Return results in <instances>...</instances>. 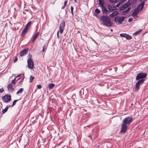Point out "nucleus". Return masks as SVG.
Listing matches in <instances>:
<instances>
[{"mask_svg":"<svg viewBox=\"0 0 148 148\" xmlns=\"http://www.w3.org/2000/svg\"><path fill=\"white\" fill-rule=\"evenodd\" d=\"M100 20L106 26H110L111 25L110 19L108 16H102L100 18Z\"/></svg>","mask_w":148,"mask_h":148,"instance_id":"f257e3e1","label":"nucleus"},{"mask_svg":"<svg viewBox=\"0 0 148 148\" xmlns=\"http://www.w3.org/2000/svg\"><path fill=\"white\" fill-rule=\"evenodd\" d=\"M32 23L31 22H29L26 25L24 30L22 31L21 36H23L28 32L29 29L30 28Z\"/></svg>","mask_w":148,"mask_h":148,"instance_id":"f03ea898","label":"nucleus"},{"mask_svg":"<svg viewBox=\"0 0 148 148\" xmlns=\"http://www.w3.org/2000/svg\"><path fill=\"white\" fill-rule=\"evenodd\" d=\"M132 118L131 117H127L124 119L123 120V123H125L127 125L132 122Z\"/></svg>","mask_w":148,"mask_h":148,"instance_id":"7ed1b4c3","label":"nucleus"},{"mask_svg":"<svg viewBox=\"0 0 148 148\" xmlns=\"http://www.w3.org/2000/svg\"><path fill=\"white\" fill-rule=\"evenodd\" d=\"M144 81V79H141L136 82L135 84L136 87L134 88L135 90L136 91H137L138 90L139 88L140 85L142 84Z\"/></svg>","mask_w":148,"mask_h":148,"instance_id":"20e7f679","label":"nucleus"},{"mask_svg":"<svg viewBox=\"0 0 148 148\" xmlns=\"http://www.w3.org/2000/svg\"><path fill=\"white\" fill-rule=\"evenodd\" d=\"M27 66L29 68L32 69L34 66V62L31 58H29L27 60Z\"/></svg>","mask_w":148,"mask_h":148,"instance_id":"39448f33","label":"nucleus"},{"mask_svg":"<svg viewBox=\"0 0 148 148\" xmlns=\"http://www.w3.org/2000/svg\"><path fill=\"white\" fill-rule=\"evenodd\" d=\"M65 26V23L64 21H62L60 24L59 31L60 34H62L64 30V28Z\"/></svg>","mask_w":148,"mask_h":148,"instance_id":"423d86ee","label":"nucleus"},{"mask_svg":"<svg viewBox=\"0 0 148 148\" xmlns=\"http://www.w3.org/2000/svg\"><path fill=\"white\" fill-rule=\"evenodd\" d=\"M147 75L144 73H140L138 74L136 76V79L139 80L141 79H142L145 77Z\"/></svg>","mask_w":148,"mask_h":148,"instance_id":"0eeeda50","label":"nucleus"},{"mask_svg":"<svg viewBox=\"0 0 148 148\" xmlns=\"http://www.w3.org/2000/svg\"><path fill=\"white\" fill-rule=\"evenodd\" d=\"M2 99L5 102H8L11 100V96L8 95H6L2 97Z\"/></svg>","mask_w":148,"mask_h":148,"instance_id":"6e6552de","label":"nucleus"},{"mask_svg":"<svg viewBox=\"0 0 148 148\" xmlns=\"http://www.w3.org/2000/svg\"><path fill=\"white\" fill-rule=\"evenodd\" d=\"M127 127V125L123 123L121 125V132L122 133H125L126 131Z\"/></svg>","mask_w":148,"mask_h":148,"instance_id":"1a4fd4ad","label":"nucleus"},{"mask_svg":"<svg viewBox=\"0 0 148 148\" xmlns=\"http://www.w3.org/2000/svg\"><path fill=\"white\" fill-rule=\"evenodd\" d=\"M125 18V17L124 16L121 17L117 16L114 19L115 21H117L118 22L119 24H120L124 20Z\"/></svg>","mask_w":148,"mask_h":148,"instance_id":"9d476101","label":"nucleus"},{"mask_svg":"<svg viewBox=\"0 0 148 148\" xmlns=\"http://www.w3.org/2000/svg\"><path fill=\"white\" fill-rule=\"evenodd\" d=\"M140 11L137 8L134 10L133 12L131 14V16L134 17V18H136L137 16V15Z\"/></svg>","mask_w":148,"mask_h":148,"instance_id":"9b49d317","label":"nucleus"},{"mask_svg":"<svg viewBox=\"0 0 148 148\" xmlns=\"http://www.w3.org/2000/svg\"><path fill=\"white\" fill-rule=\"evenodd\" d=\"M120 35L121 36L126 38L127 40H130L132 38L131 36L125 33L120 34Z\"/></svg>","mask_w":148,"mask_h":148,"instance_id":"f8f14e48","label":"nucleus"},{"mask_svg":"<svg viewBox=\"0 0 148 148\" xmlns=\"http://www.w3.org/2000/svg\"><path fill=\"white\" fill-rule=\"evenodd\" d=\"M28 49H23L22 51L20 53V55L21 56H23L27 53Z\"/></svg>","mask_w":148,"mask_h":148,"instance_id":"ddd939ff","label":"nucleus"},{"mask_svg":"<svg viewBox=\"0 0 148 148\" xmlns=\"http://www.w3.org/2000/svg\"><path fill=\"white\" fill-rule=\"evenodd\" d=\"M8 91L10 92L13 91L14 89L13 88L12 85V84H10L8 86Z\"/></svg>","mask_w":148,"mask_h":148,"instance_id":"4468645a","label":"nucleus"},{"mask_svg":"<svg viewBox=\"0 0 148 148\" xmlns=\"http://www.w3.org/2000/svg\"><path fill=\"white\" fill-rule=\"evenodd\" d=\"M119 14V12L118 11H115L110 14L109 16L111 17H113Z\"/></svg>","mask_w":148,"mask_h":148,"instance_id":"2eb2a0df","label":"nucleus"},{"mask_svg":"<svg viewBox=\"0 0 148 148\" xmlns=\"http://www.w3.org/2000/svg\"><path fill=\"white\" fill-rule=\"evenodd\" d=\"M19 77V78L17 80V81L18 80H23V79L24 78V74H20L18 75L16 77V78H17Z\"/></svg>","mask_w":148,"mask_h":148,"instance_id":"dca6fc26","label":"nucleus"},{"mask_svg":"<svg viewBox=\"0 0 148 148\" xmlns=\"http://www.w3.org/2000/svg\"><path fill=\"white\" fill-rule=\"evenodd\" d=\"M108 9L110 11H112L113 10H116V8L115 6H113L112 5H108Z\"/></svg>","mask_w":148,"mask_h":148,"instance_id":"f3484780","label":"nucleus"},{"mask_svg":"<svg viewBox=\"0 0 148 148\" xmlns=\"http://www.w3.org/2000/svg\"><path fill=\"white\" fill-rule=\"evenodd\" d=\"M144 5V3H143L140 4L137 8H138V9L140 11L143 8Z\"/></svg>","mask_w":148,"mask_h":148,"instance_id":"a211bd4d","label":"nucleus"},{"mask_svg":"<svg viewBox=\"0 0 148 148\" xmlns=\"http://www.w3.org/2000/svg\"><path fill=\"white\" fill-rule=\"evenodd\" d=\"M39 34V32H38L33 37L32 40V42H34L35 40L38 37Z\"/></svg>","mask_w":148,"mask_h":148,"instance_id":"6ab92c4d","label":"nucleus"},{"mask_svg":"<svg viewBox=\"0 0 148 148\" xmlns=\"http://www.w3.org/2000/svg\"><path fill=\"white\" fill-rule=\"evenodd\" d=\"M101 8L102 9L103 12L106 13L108 12V10L104 6H102Z\"/></svg>","mask_w":148,"mask_h":148,"instance_id":"aec40b11","label":"nucleus"},{"mask_svg":"<svg viewBox=\"0 0 148 148\" xmlns=\"http://www.w3.org/2000/svg\"><path fill=\"white\" fill-rule=\"evenodd\" d=\"M131 9L130 8H128L127 9L123 11L122 13V15H125L127 13L130 11V10Z\"/></svg>","mask_w":148,"mask_h":148,"instance_id":"412c9836","label":"nucleus"},{"mask_svg":"<svg viewBox=\"0 0 148 148\" xmlns=\"http://www.w3.org/2000/svg\"><path fill=\"white\" fill-rule=\"evenodd\" d=\"M9 107H10L9 106V105L8 106L6 107V108L4 109L3 110V111H2V114H3L5 113L7 111Z\"/></svg>","mask_w":148,"mask_h":148,"instance_id":"4be33fe9","label":"nucleus"},{"mask_svg":"<svg viewBox=\"0 0 148 148\" xmlns=\"http://www.w3.org/2000/svg\"><path fill=\"white\" fill-rule=\"evenodd\" d=\"M24 91L23 88H21L17 92L16 94L19 95V94H21L22 92Z\"/></svg>","mask_w":148,"mask_h":148,"instance_id":"5701e85b","label":"nucleus"},{"mask_svg":"<svg viewBox=\"0 0 148 148\" xmlns=\"http://www.w3.org/2000/svg\"><path fill=\"white\" fill-rule=\"evenodd\" d=\"M130 5V3L129 2V1H128L127 2V3H125V4H124V5H123L125 8H127L128 6H129V5Z\"/></svg>","mask_w":148,"mask_h":148,"instance_id":"b1692460","label":"nucleus"},{"mask_svg":"<svg viewBox=\"0 0 148 148\" xmlns=\"http://www.w3.org/2000/svg\"><path fill=\"white\" fill-rule=\"evenodd\" d=\"M100 12V11L97 8H96L95 10V15H97Z\"/></svg>","mask_w":148,"mask_h":148,"instance_id":"393cba45","label":"nucleus"},{"mask_svg":"<svg viewBox=\"0 0 148 148\" xmlns=\"http://www.w3.org/2000/svg\"><path fill=\"white\" fill-rule=\"evenodd\" d=\"M55 86V85L52 83L49 84V87L50 89H52Z\"/></svg>","mask_w":148,"mask_h":148,"instance_id":"a878e982","label":"nucleus"},{"mask_svg":"<svg viewBox=\"0 0 148 148\" xmlns=\"http://www.w3.org/2000/svg\"><path fill=\"white\" fill-rule=\"evenodd\" d=\"M141 29H140L139 30L135 32L133 34V35H137L139 34L140 32H141Z\"/></svg>","mask_w":148,"mask_h":148,"instance_id":"bb28decb","label":"nucleus"},{"mask_svg":"<svg viewBox=\"0 0 148 148\" xmlns=\"http://www.w3.org/2000/svg\"><path fill=\"white\" fill-rule=\"evenodd\" d=\"M18 100H14L13 102L12 105H9V106L10 107L13 106L16 104V102Z\"/></svg>","mask_w":148,"mask_h":148,"instance_id":"cd10ccee","label":"nucleus"},{"mask_svg":"<svg viewBox=\"0 0 148 148\" xmlns=\"http://www.w3.org/2000/svg\"><path fill=\"white\" fill-rule=\"evenodd\" d=\"M34 77L32 75L30 76V79H29V82H32V81L34 79Z\"/></svg>","mask_w":148,"mask_h":148,"instance_id":"c85d7f7f","label":"nucleus"},{"mask_svg":"<svg viewBox=\"0 0 148 148\" xmlns=\"http://www.w3.org/2000/svg\"><path fill=\"white\" fill-rule=\"evenodd\" d=\"M16 77L13 80H12V84H16Z\"/></svg>","mask_w":148,"mask_h":148,"instance_id":"c756f323","label":"nucleus"},{"mask_svg":"<svg viewBox=\"0 0 148 148\" xmlns=\"http://www.w3.org/2000/svg\"><path fill=\"white\" fill-rule=\"evenodd\" d=\"M67 1H65L64 4V5L62 7V9H64V8L65 7L67 3Z\"/></svg>","mask_w":148,"mask_h":148,"instance_id":"7c9ffc66","label":"nucleus"},{"mask_svg":"<svg viewBox=\"0 0 148 148\" xmlns=\"http://www.w3.org/2000/svg\"><path fill=\"white\" fill-rule=\"evenodd\" d=\"M99 4H100L101 7L102 6H104L103 5V3L101 1V0H99Z\"/></svg>","mask_w":148,"mask_h":148,"instance_id":"2f4dec72","label":"nucleus"},{"mask_svg":"<svg viewBox=\"0 0 148 148\" xmlns=\"http://www.w3.org/2000/svg\"><path fill=\"white\" fill-rule=\"evenodd\" d=\"M73 6H71V13L73 15Z\"/></svg>","mask_w":148,"mask_h":148,"instance_id":"473e14b6","label":"nucleus"},{"mask_svg":"<svg viewBox=\"0 0 148 148\" xmlns=\"http://www.w3.org/2000/svg\"><path fill=\"white\" fill-rule=\"evenodd\" d=\"M125 8H124L123 6L119 8V10L120 11L122 10L125 9Z\"/></svg>","mask_w":148,"mask_h":148,"instance_id":"72a5a7b5","label":"nucleus"},{"mask_svg":"<svg viewBox=\"0 0 148 148\" xmlns=\"http://www.w3.org/2000/svg\"><path fill=\"white\" fill-rule=\"evenodd\" d=\"M122 3V1H121V2H119V3H118L116 5V6L117 7H119L121 4H122V3Z\"/></svg>","mask_w":148,"mask_h":148,"instance_id":"f704fd0d","label":"nucleus"},{"mask_svg":"<svg viewBox=\"0 0 148 148\" xmlns=\"http://www.w3.org/2000/svg\"><path fill=\"white\" fill-rule=\"evenodd\" d=\"M37 87L38 89H40L42 87L40 85H37Z\"/></svg>","mask_w":148,"mask_h":148,"instance_id":"c9c22d12","label":"nucleus"},{"mask_svg":"<svg viewBox=\"0 0 148 148\" xmlns=\"http://www.w3.org/2000/svg\"><path fill=\"white\" fill-rule=\"evenodd\" d=\"M133 20V18H130L128 19V21L130 22H131Z\"/></svg>","mask_w":148,"mask_h":148,"instance_id":"e433bc0d","label":"nucleus"},{"mask_svg":"<svg viewBox=\"0 0 148 148\" xmlns=\"http://www.w3.org/2000/svg\"><path fill=\"white\" fill-rule=\"evenodd\" d=\"M60 32L59 31H58L57 32V37L58 38H59V32Z\"/></svg>","mask_w":148,"mask_h":148,"instance_id":"4c0bfd02","label":"nucleus"},{"mask_svg":"<svg viewBox=\"0 0 148 148\" xmlns=\"http://www.w3.org/2000/svg\"><path fill=\"white\" fill-rule=\"evenodd\" d=\"M4 91L3 89V88L0 89V92L2 93Z\"/></svg>","mask_w":148,"mask_h":148,"instance_id":"58836bf2","label":"nucleus"},{"mask_svg":"<svg viewBox=\"0 0 148 148\" xmlns=\"http://www.w3.org/2000/svg\"><path fill=\"white\" fill-rule=\"evenodd\" d=\"M126 1H127V0H122V3H123L124 2Z\"/></svg>","mask_w":148,"mask_h":148,"instance_id":"ea45409f","label":"nucleus"},{"mask_svg":"<svg viewBox=\"0 0 148 148\" xmlns=\"http://www.w3.org/2000/svg\"><path fill=\"white\" fill-rule=\"evenodd\" d=\"M17 58H16L14 60V62H16V61H17Z\"/></svg>","mask_w":148,"mask_h":148,"instance_id":"a19ab883","label":"nucleus"},{"mask_svg":"<svg viewBox=\"0 0 148 148\" xmlns=\"http://www.w3.org/2000/svg\"><path fill=\"white\" fill-rule=\"evenodd\" d=\"M22 80H20L18 82L19 84L22 81Z\"/></svg>","mask_w":148,"mask_h":148,"instance_id":"79ce46f5","label":"nucleus"},{"mask_svg":"<svg viewBox=\"0 0 148 148\" xmlns=\"http://www.w3.org/2000/svg\"><path fill=\"white\" fill-rule=\"evenodd\" d=\"M42 51H43V52L44 51V46H43V49H42Z\"/></svg>","mask_w":148,"mask_h":148,"instance_id":"37998d69","label":"nucleus"},{"mask_svg":"<svg viewBox=\"0 0 148 148\" xmlns=\"http://www.w3.org/2000/svg\"><path fill=\"white\" fill-rule=\"evenodd\" d=\"M111 2H113V3H116L117 2V1H110Z\"/></svg>","mask_w":148,"mask_h":148,"instance_id":"c03bdc74","label":"nucleus"},{"mask_svg":"<svg viewBox=\"0 0 148 148\" xmlns=\"http://www.w3.org/2000/svg\"><path fill=\"white\" fill-rule=\"evenodd\" d=\"M75 3L77 2V0H75Z\"/></svg>","mask_w":148,"mask_h":148,"instance_id":"a18cd8bd","label":"nucleus"},{"mask_svg":"<svg viewBox=\"0 0 148 148\" xmlns=\"http://www.w3.org/2000/svg\"><path fill=\"white\" fill-rule=\"evenodd\" d=\"M111 31H112V30L111 29Z\"/></svg>","mask_w":148,"mask_h":148,"instance_id":"49530a36","label":"nucleus"}]
</instances>
